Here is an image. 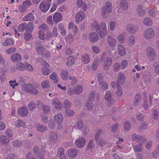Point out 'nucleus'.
Masks as SVG:
<instances>
[{"instance_id": "51", "label": "nucleus", "mask_w": 159, "mask_h": 159, "mask_svg": "<svg viewBox=\"0 0 159 159\" xmlns=\"http://www.w3.org/2000/svg\"><path fill=\"white\" fill-rule=\"evenodd\" d=\"M50 78L53 80L54 82L56 83H58V79L56 73L53 72L50 75Z\"/></svg>"}, {"instance_id": "2", "label": "nucleus", "mask_w": 159, "mask_h": 159, "mask_svg": "<svg viewBox=\"0 0 159 159\" xmlns=\"http://www.w3.org/2000/svg\"><path fill=\"white\" fill-rule=\"evenodd\" d=\"M100 26L102 30L100 28L99 34L101 38H104L107 35L106 24L104 22H102L100 23Z\"/></svg>"}, {"instance_id": "3", "label": "nucleus", "mask_w": 159, "mask_h": 159, "mask_svg": "<svg viewBox=\"0 0 159 159\" xmlns=\"http://www.w3.org/2000/svg\"><path fill=\"white\" fill-rule=\"evenodd\" d=\"M25 90L27 93L31 94L36 95L38 93V90L31 84H28L26 85Z\"/></svg>"}, {"instance_id": "40", "label": "nucleus", "mask_w": 159, "mask_h": 159, "mask_svg": "<svg viewBox=\"0 0 159 159\" xmlns=\"http://www.w3.org/2000/svg\"><path fill=\"white\" fill-rule=\"evenodd\" d=\"M107 143L108 142L102 138H100L98 141L99 145L102 147L103 146L108 147Z\"/></svg>"}, {"instance_id": "17", "label": "nucleus", "mask_w": 159, "mask_h": 159, "mask_svg": "<svg viewBox=\"0 0 159 159\" xmlns=\"http://www.w3.org/2000/svg\"><path fill=\"white\" fill-rule=\"evenodd\" d=\"M58 138V136L55 133L52 132L49 135L48 140L51 143H55L57 141Z\"/></svg>"}, {"instance_id": "4", "label": "nucleus", "mask_w": 159, "mask_h": 159, "mask_svg": "<svg viewBox=\"0 0 159 159\" xmlns=\"http://www.w3.org/2000/svg\"><path fill=\"white\" fill-rule=\"evenodd\" d=\"M146 53L148 58L152 60H153L156 57V53L153 48L151 47L148 48Z\"/></svg>"}, {"instance_id": "29", "label": "nucleus", "mask_w": 159, "mask_h": 159, "mask_svg": "<svg viewBox=\"0 0 159 159\" xmlns=\"http://www.w3.org/2000/svg\"><path fill=\"white\" fill-rule=\"evenodd\" d=\"M46 147L42 146L40 149L39 150L38 157L40 159H44V157L43 154L46 152Z\"/></svg>"}, {"instance_id": "39", "label": "nucleus", "mask_w": 159, "mask_h": 159, "mask_svg": "<svg viewBox=\"0 0 159 159\" xmlns=\"http://www.w3.org/2000/svg\"><path fill=\"white\" fill-rule=\"evenodd\" d=\"M81 60L85 64L89 63L90 61V59L88 55L85 54L82 57Z\"/></svg>"}, {"instance_id": "59", "label": "nucleus", "mask_w": 159, "mask_h": 159, "mask_svg": "<svg viewBox=\"0 0 159 159\" xmlns=\"http://www.w3.org/2000/svg\"><path fill=\"white\" fill-rule=\"evenodd\" d=\"M15 125L16 127H23L24 125V123L20 120H18L15 122Z\"/></svg>"}, {"instance_id": "9", "label": "nucleus", "mask_w": 159, "mask_h": 159, "mask_svg": "<svg viewBox=\"0 0 159 159\" xmlns=\"http://www.w3.org/2000/svg\"><path fill=\"white\" fill-rule=\"evenodd\" d=\"M112 61L111 58L107 57L104 61L103 63V68L106 70H108L111 65Z\"/></svg>"}, {"instance_id": "26", "label": "nucleus", "mask_w": 159, "mask_h": 159, "mask_svg": "<svg viewBox=\"0 0 159 159\" xmlns=\"http://www.w3.org/2000/svg\"><path fill=\"white\" fill-rule=\"evenodd\" d=\"M34 28V24L31 22H29L28 24L26 23L25 28L26 32L27 33H31L33 31Z\"/></svg>"}, {"instance_id": "62", "label": "nucleus", "mask_w": 159, "mask_h": 159, "mask_svg": "<svg viewBox=\"0 0 159 159\" xmlns=\"http://www.w3.org/2000/svg\"><path fill=\"white\" fill-rule=\"evenodd\" d=\"M94 146L93 139H92L89 142L88 146L86 148L87 150H90L92 149Z\"/></svg>"}, {"instance_id": "1", "label": "nucleus", "mask_w": 159, "mask_h": 159, "mask_svg": "<svg viewBox=\"0 0 159 159\" xmlns=\"http://www.w3.org/2000/svg\"><path fill=\"white\" fill-rule=\"evenodd\" d=\"M155 33L153 30L149 28L147 29L143 33V36L146 39H151L155 36Z\"/></svg>"}, {"instance_id": "32", "label": "nucleus", "mask_w": 159, "mask_h": 159, "mask_svg": "<svg viewBox=\"0 0 159 159\" xmlns=\"http://www.w3.org/2000/svg\"><path fill=\"white\" fill-rule=\"evenodd\" d=\"M60 75L62 80H66L68 79V73L67 71L66 70H63L61 73Z\"/></svg>"}, {"instance_id": "52", "label": "nucleus", "mask_w": 159, "mask_h": 159, "mask_svg": "<svg viewBox=\"0 0 159 159\" xmlns=\"http://www.w3.org/2000/svg\"><path fill=\"white\" fill-rule=\"evenodd\" d=\"M99 65V60L98 59H95L92 65V69L93 70H96Z\"/></svg>"}, {"instance_id": "30", "label": "nucleus", "mask_w": 159, "mask_h": 159, "mask_svg": "<svg viewBox=\"0 0 159 159\" xmlns=\"http://www.w3.org/2000/svg\"><path fill=\"white\" fill-rule=\"evenodd\" d=\"M120 8L124 10H126L128 7V3L125 0L121 1L120 4Z\"/></svg>"}, {"instance_id": "23", "label": "nucleus", "mask_w": 159, "mask_h": 159, "mask_svg": "<svg viewBox=\"0 0 159 159\" xmlns=\"http://www.w3.org/2000/svg\"><path fill=\"white\" fill-rule=\"evenodd\" d=\"M99 88L102 91L107 90L108 88L107 84L104 81H102L99 83Z\"/></svg>"}, {"instance_id": "50", "label": "nucleus", "mask_w": 159, "mask_h": 159, "mask_svg": "<svg viewBox=\"0 0 159 159\" xmlns=\"http://www.w3.org/2000/svg\"><path fill=\"white\" fill-rule=\"evenodd\" d=\"M24 65H25L24 69L25 70L30 71H34V69L33 66L29 63L27 62H25Z\"/></svg>"}, {"instance_id": "44", "label": "nucleus", "mask_w": 159, "mask_h": 159, "mask_svg": "<svg viewBox=\"0 0 159 159\" xmlns=\"http://www.w3.org/2000/svg\"><path fill=\"white\" fill-rule=\"evenodd\" d=\"M143 7L141 5H139L138 6L137 9V11L140 16H143L145 14V11L142 9Z\"/></svg>"}, {"instance_id": "15", "label": "nucleus", "mask_w": 159, "mask_h": 159, "mask_svg": "<svg viewBox=\"0 0 159 159\" xmlns=\"http://www.w3.org/2000/svg\"><path fill=\"white\" fill-rule=\"evenodd\" d=\"M55 121L58 125L61 124L63 121V117L61 113L55 115L54 116Z\"/></svg>"}, {"instance_id": "8", "label": "nucleus", "mask_w": 159, "mask_h": 159, "mask_svg": "<svg viewBox=\"0 0 159 159\" xmlns=\"http://www.w3.org/2000/svg\"><path fill=\"white\" fill-rule=\"evenodd\" d=\"M111 97L110 92L107 91L105 95V98L108 101L107 103L108 107H111L114 103V101L111 98Z\"/></svg>"}, {"instance_id": "64", "label": "nucleus", "mask_w": 159, "mask_h": 159, "mask_svg": "<svg viewBox=\"0 0 159 159\" xmlns=\"http://www.w3.org/2000/svg\"><path fill=\"white\" fill-rule=\"evenodd\" d=\"M41 86L43 88H47L49 86V83L48 80H45L41 83Z\"/></svg>"}, {"instance_id": "7", "label": "nucleus", "mask_w": 159, "mask_h": 159, "mask_svg": "<svg viewBox=\"0 0 159 159\" xmlns=\"http://www.w3.org/2000/svg\"><path fill=\"white\" fill-rule=\"evenodd\" d=\"M142 79L145 84H148L151 82L152 79L151 74L148 71L145 72L143 75Z\"/></svg>"}, {"instance_id": "55", "label": "nucleus", "mask_w": 159, "mask_h": 159, "mask_svg": "<svg viewBox=\"0 0 159 159\" xmlns=\"http://www.w3.org/2000/svg\"><path fill=\"white\" fill-rule=\"evenodd\" d=\"M124 128L126 131L129 130L131 128V123L129 121L125 122L124 125Z\"/></svg>"}, {"instance_id": "35", "label": "nucleus", "mask_w": 159, "mask_h": 159, "mask_svg": "<svg viewBox=\"0 0 159 159\" xmlns=\"http://www.w3.org/2000/svg\"><path fill=\"white\" fill-rule=\"evenodd\" d=\"M58 155L60 159H66L63 148H60L58 149Z\"/></svg>"}, {"instance_id": "57", "label": "nucleus", "mask_w": 159, "mask_h": 159, "mask_svg": "<svg viewBox=\"0 0 159 159\" xmlns=\"http://www.w3.org/2000/svg\"><path fill=\"white\" fill-rule=\"evenodd\" d=\"M5 134L7 137H11L12 136L13 131L11 129L7 128L5 130Z\"/></svg>"}, {"instance_id": "48", "label": "nucleus", "mask_w": 159, "mask_h": 159, "mask_svg": "<svg viewBox=\"0 0 159 159\" xmlns=\"http://www.w3.org/2000/svg\"><path fill=\"white\" fill-rule=\"evenodd\" d=\"M26 23L23 22L20 24L18 27V30L21 32H23L25 30Z\"/></svg>"}, {"instance_id": "45", "label": "nucleus", "mask_w": 159, "mask_h": 159, "mask_svg": "<svg viewBox=\"0 0 159 159\" xmlns=\"http://www.w3.org/2000/svg\"><path fill=\"white\" fill-rule=\"evenodd\" d=\"M25 62L23 63L22 62H18L16 63V68L18 70L20 71H22L25 68Z\"/></svg>"}, {"instance_id": "49", "label": "nucleus", "mask_w": 159, "mask_h": 159, "mask_svg": "<svg viewBox=\"0 0 159 159\" xmlns=\"http://www.w3.org/2000/svg\"><path fill=\"white\" fill-rule=\"evenodd\" d=\"M111 8H108L106 7H103L102 8V16L104 17V16L107 13H111Z\"/></svg>"}, {"instance_id": "33", "label": "nucleus", "mask_w": 159, "mask_h": 159, "mask_svg": "<svg viewBox=\"0 0 159 159\" xmlns=\"http://www.w3.org/2000/svg\"><path fill=\"white\" fill-rule=\"evenodd\" d=\"M75 63V60L74 57L72 56H69L66 63V65L68 66H71L74 64Z\"/></svg>"}, {"instance_id": "12", "label": "nucleus", "mask_w": 159, "mask_h": 159, "mask_svg": "<svg viewBox=\"0 0 159 159\" xmlns=\"http://www.w3.org/2000/svg\"><path fill=\"white\" fill-rule=\"evenodd\" d=\"M75 142L77 146L80 148H82L85 145L86 140L84 138H80L76 139Z\"/></svg>"}, {"instance_id": "54", "label": "nucleus", "mask_w": 159, "mask_h": 159, "mask_svg": "<svg viewBox=\"0 0 159 159\" xmlns=\"http://www.w3.org/2000/svg\"><path fill=\"white\" fill-rule=\"evenodd\" d=\"M41 72L43 74L45 75H48L50 73V70L46 67H43L41 69Z\"/></svg>"}, {"instance_id": "53", "label": "nucleus", "mask_w": 159, "mask_h": 159, "mask_svg": "<svg viewBox=\"0 0 159 159\" xmlns=\"http://www.w3.org/2000/svg\"><path fill=\"white\" fill-rule=\"evenodd\" d=\"M14 43V42L12 40L10 39H8L6 40L5 42L3 43V44L6 46L12 45Z\"/></svg>"}, {"instance_id": "37", "label": "nucleus", "mask_w": 159, "mask_h": 159, "mask_svg": "<svg viewBox=\"0 0 159 159\" xmlns=\"http://www.w3.org/2000/svg\"><path fill=\"white\" fill-rule=\"evenodd\" d=\"M135 152H140L142 151L143 146L142 143H139L138 145L134 146L133 147Z\"/></svg>"}, {"instance_id": "21", "label": "nucleus", "mask_w": 159, "mask_h": 159, "mask_svg": "<svg viewBox=\"0 0 159 159\" xmlns=\"http://www.w3.org/2000/svg\"><path fill=\"white\" fill-rule=\"evenodd\" d=\"M90 41L92 42H95L98 39V35L95 33H91L89 36Z\"/></svg>"}, {"instance_id": "56", "label": "nucleus", "mask_w": 159, "mask_h": 159, "mask_svg": "<svg viewBox=\"0 0 159 159\" xmlns=\"http://www.w3.org/2000/svg\"><path fill=\"white\" fill-rule=\"evenodd\" d=\"M29 110L31 111H33L36 108V104L33 102H31L28 106Z\"/></svg>"}, {"instance_id": "25", "label": "nucleus", "mask_w": 159, "mask_h": 159, "mask_svg": "<svg viewBox=\"0 0 159 159\" xmlns=\"http://www.w3.org/2000/svg\"><path fill=\"white\" fill-rule=\"evenodd\" d=\"M36 129L39 131L41 132H45L47 129L46 127L39 124H36L35 125Z\"/></svg>"}, {"instance_id": "6", "label": "nucleus", "mask_w": 159, "mask_h": 159, "mask_svg": "<svg viewBox=\"0 0 159 159\" xmlns=\"http://www.w3.org/2000/svg\"><path fill=\"white\" fill-rule=\"evenodd\" d=\"M52 105L55 108L59 110L61 108L62 104L60 100L57 98H55L52 100Z\"/></svg>"}, {"instance_id": "11", "label": "nucleus", "mask_w": 159, "mask_h": 159, "mask_svg": "<svg viewBox=\"0 0 159 159\" xmlns=\"http://www.w3.org/2000/svg\"><path fill=\"white\" fill-rule=\"evenodd\" d=\"M85 16V14L83 11H80L75 16L76 21L79 23L81 21Z\"/></svg>"}, {"instance_id": "36", "label": "nucleus", "mask_w": 159, "mask_h": 159, "mask_svg": "<svg viewBox=\"0 0 159 159\" xmlns=\"http://www.w3.org/2000/svg\"><path fill=\"white\" fill-rule=\"evenodd\" d=\"M143 23L144 25L147 26H151L153 23L152 20L148 17L145 18L143 20Z\"/></svg>"}, {"instance_id": "19", "label": "nucleus", "mask_w": 159, "mask_h": 159, "mask_svg": "<svg viewBox=\"0 0 159 159\" xmlns=\"http://www.w3.org/2000/svg\"><path fill=\"white\" fill-rule=\"evenodd\" d=\"M91 29L92 30H95L99 34L100 32V27L98 22L95 21L91 24Z\"/></svg>"}, {"instance_id": "63", "label": "nucleus", "mask_w": 159, "mask_h": 159, "mask_svg": "<svg viewBox=\"0 0 159 159\" xmlns=\"http://www.w3.org/2000/svg\"><path fill=\"white\" fill-rule=\"evenodd\" d=\"M72 128L71 126L68 127L65 131L64 132V134L67 136H70L72 132Z\"/></svg>"}, {"instance_id": "31", "label": "nucleus", "mask_w": 159, "mask_h": 159, "mask_svg": "<svg viewBox=\"0 0 159 159\" xmlns=\"http://www.w3.org/2000/svg\"><path fill=\"white\" fill-rule=\"evenodd\" d=\"M77 4L79 7H82L83 10L84 11H85L86 10L87 7L86 6L85 3H84L82 2V0H77Z\"/></svg>"}, {"instance_id": "27", "label": "nucleus", "mask_w": 159, "mask_h": 159, "mask_svg": "<svg viewBox=\"0 0 159 159\" xmlns=\"http://www.w3.org/2000/svg\"><path fill=\"white\" fill-rule=\"evenodd\" d=\"M61 19L62 16L59 13H56L53 16V20L56 23H57L61 21Z\"/></svg>"}, {"instance_id": "18", "label": "nucleus", "mask_w": 159, "mask_h": 159, "mask_svg": "<svg viewBox=\"0 0 159 159\" xmlns=\"http://www.w3.org/2000/svg\"><path fill=\"white\" fill-rule=\"evenodd\" d=\"M107 42L108 45L111 47H114L116 44V40L112 37L108 36L107 38Z\"/></svg>"}, {"instance_id": "38", "label": "nucleus", "mask_w": 159, "mask_h": 159, "mask_svg": "<svg viewBox=\"0 0 159 159\" xmlns=\"http://www.w3.org/2000/svg\"><path fill=\"white\" fill-rule=\"evenodd\" d=\"M85 106L87 109L89 110H92L93 108V105L92 102L88 99L85 103Z\"/></svg>"}, {"instance_id": "28", "label": "nucleus", "mask_w": 159, "mask_h": 159, "mask_svg": "<svg viewBox=\"0 0 159 159\" xmlns=\"http://www.w3.org/2000/svg\"><path fill=\"white\" fill-rule=\"evenodd\" d=\"M11 59L13 61H17L21 59V57L19 54L15 53L11 56Z\"/></svg>"}, {"instance_id": "10", "label": "nucleus", "mask_w": 159, "mask_h": 159, "mask_svg": "<svg viewBox=\"0 0 159 159\" xmlns=\"http://www.w3.org/2000/svg\"><path fill=\"white\" fill-rule=\"evenodd\" d=\"M18 114L23 117L27 116L28 114V111L27 107H23L19 108L17 110Z\"/></svg>"}, {"instance_id": "61", "label": "nucleus", "mask_w": 159, "mask_h": 159, "mask_svg": "<svg viewBox=\"0 0 159 159\" xmlns=\"http://www.w3.org/2000/svg\"><path fill=\"white\" fill-rule=\"evenodd\" d=\"M27 9L26 6L22 3V4L20 5L19 7V10L21 12H25Z\"/></svg>"}, {"instance_id": "46", "label": "nucleus", "mask_w": 159, "mask_h": 159, "mask_svg": "<svg viewBox=\"0 0 159 159\" xmlns=\"http://www.w3.org/2000/svg\"><path fill=\"white\" fill-rule=\"evenodd\" d=\"M74 89L75 93L77 94L81 93L83 90L82 87L81 85H77L74 88Z\"/></svg>"}, {"instance_id": "14", "label": "nucleus", "mask_w": 159, "mask_h": 159, "mask_svg": "<svg viewBox=\"0 0 159 159\" xmlns=\"http://www.w3.org/2000/svg\"><path fill=\"white\" fill-rule=\"evenodd\" d=\"M127 29L129 33L134 34L138 30V27L136 25L129 24L127 26Z\"/></svg>"}, {"instance_id": "20", "label": "nucleus", "mask_w": 159, "mask_h": 159, "mask_svg": "<svg viewBox=\"0 0 159 159\" xmlns=\"http://www.w3.org/2000/svg\"><path fill=\"white\" fill-rule=\"evenodd\" d=\"M34 18L33 14L31 13H30L24 16L22 19L24 21H32L34 20Z\"/></svg>"}, {"instance_id": "58", "label": "nucleus", "mask_w": 159, "mask_h": 159, "mask_svg": "<svg viewBox=\"0 0 159 159\" xmlns=\"http://www.w3.org/2000/svg\"><path fill=\"white\" fill-rule=\"evenodd\" d=\"M36 50L39 54H43L44 52V48L42 46H39L36 47Z\"/></svg>"}, {"instance_id": "24", "label": "nucleus", "mask_w": 159, "mask_h": 159, "mask_svg": "<svg viewBox=\"0 0 159 159\" xmlns=\"http://www.w3.org/2000/svg\"><path fill=\"white\" fill-rule=\"evenodd\" d=\"M142 100L141 95L139 93H137L135 97V100L134 102V105L135 107L137 106L139 104Z\"/></svg>"}, {"instance_id": "60", "label": "nucleus", "mask_w": 159, "mask_h": 159, "mask_svg": "<svg viewBox=\"0 0 159 159\" xmlns=\"http://www.w3.org/2000/svg\"><path fill=\"white\" fill-rule=\"evenodd\" d=\"M159 114L157 111L156 110H153L152 113V117L153 119L156 120H157L158 119Z\"/></svg>"}, {"instance_id": "42", "label": "nucleus", "mask_w": 159, "mask_h": 159, "mask_svg": "<svg viewBox=\"0 0 159 159\" xmlns=\"http://www.w3.org/2000/svg\"><path fill=\"white\" fill-rule=\"evenodd\" d=\"M116 86L117 87L116 94L118 96L121 97L123 94V92L120 84L119 83H116Z\"/></svg>"}, {"instance_id": "47", "label": "nucleus", "mask_w": 159, "mask_h": 159, "mask_svg": "<svg viewBox=\"0 0 159 159\" xmlns=\"http://www.w3.org/2000/svg\"><path fill=\"white\" fill-rule=\"evenodd\" d=\"M118 40L120 43H124L126 39V36L124 34H120L118 36Z\"/></svg>"}, {"instance_id": "43", "label": "nucleus", "mask_w": 159, "mask_h": 159, "mask_svg": "<svg viewBox=\"0 0 159 159\" xmlns=\"http://www.w3.org/2000/svg\"><path fill=\"white\" fill-rule=\"evenodd\" d=\"M136 41L133 35L129 36L128 43L129 45H134Z\"/></svg>"}, {"instance_id": "16", "label": "nucleus", "mask_w": 159, "mask_h": 159, "mask_svg": "<svg viewBox=\"0 0 159 159\" xmlns=\"http://www.w3.org/2000/svg\"><path fill=\"white\" fill-rule=\"evenodd\" d=\"M117 50L119 55L120 56H124L126 53L125 48L120 43L117 44Z\"/></svg>"}, {"instance_id": "13", "label": "nucleus", "mask_w": 159, "mask_h": 159, "mask_svg": "<svg viewBox=\"0 0 159 159\" xmlns=\"http://www.w3.org/2000/svg\"><path fill=\"white\" fill-rule=\"evenodd\" d=\"M118 81L116 83H119L120 84H123L125 81V77L124 74L121 72H119L118 74Z\"/></svg>"}, {"instance_id": "41", "label": "nucleus", "mask_w": 159, "mask_h": 159, "mask_svg": "<svg viewBox=\"0 0 159 159\" xmlns=\"http://www.w3.org/2000/svg\"><path fill=\"white\" fill-rule=\"evenodd\" d=\"M0 140L2 144H7L9 142V140L4 135L0 136Z\"/></svg>"}, {"instance_id": "5", "label": "nucleus", "mask_w": 159, "mask_h": 159, "mask_svg": "<svg viewBox=\"0 0 159 159\" xmlns=\"http://www.w3.org/2000/svg\"><path fill=\"white\" fill-rule=\"evenodd\" d=\"M51 5V3L43 1L39 4V8L43 12H46L49 8Z\"/></svg>"}, {"instance_id": "34", "label": "nucleus", "mask_w": 159, "mask_h": 159, "mask_svg": "<svg viewBox=\"0 0 159 159\" xmlns=\"http://www.w3.org/2000/svg\"><path fill=\"white\" fill-rule=\"evenodd\" d=\"M132 139L133 141L139 142L141 141L142 139V137L140 135L134 134L132 135Z\"/></svg>"}, {"instance_id": "22", "label": "nucleus", "mask_w": 159, "mask_h": 159, "mask_svg": "<svg viewBox=\"0 0 159 159\" xmlns=\"http://www.w3.org/2000/svg\"><path fill=\"white\" fill-rule=\"evenodd\" d=\"M78 154L77 150L75 149H70L68 152V155L70 157L73 158L75 157Z\"/></svg>"}]
</instances>
